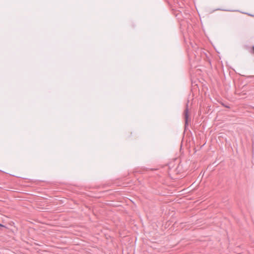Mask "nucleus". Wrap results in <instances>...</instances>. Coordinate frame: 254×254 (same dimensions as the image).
Masks as SVG:
<instances>
[{
	"label": "nucleus",
	"instance_id": "obj_1",
	"mask_svg": "<svg viewBox=\"0 0 254 254\" xmlns=\"http://www.w3.org/2000/svg\"><path fill=\"white\" fill-rule=\"evenodd\" d=\"M185 115V127L188 126L189 125V109H188V105H187V107L184 111Z\"/></svg>",
	"mask_w": 254,
	"mask_h": 254
},
{
	"label": "nucleus",
	"instance_id": "obj_3",
	"mask_svg": "<svg viewBox=\"0 0 254 254\" xmlns=\"http://www.w3.org/2000/svg\"><path fill=\"white\" fill-rule=\"evenodd\" d=\"M0 227H4V226L0 223Z\"/></svg>",
	"mask_w": 254,
	"mask_h": 254
},
{
	"label": "nucleus",
	"instance_id": "obj_2",
	"mask_svg": "<svg viewBox=\"0 0 254 254\" xmlns=\"http://www.w3.org/2000/svg\"><path fill=\"white\" fill-rule=\"evenodd\" d=\"M249 78H254V75H250L249 76Z\"/></svg>",
	"mask_w": 254,
	"mask_h": 254
},
{
	"label": "nucleus",
	"instance_id": "obj_4",
	"mask_svg": "<svg viewBox=\"0 0 254 254\" xmlns=\"http://www.w3.org/2000/svg\"><path fill=\"white\" fill-rule=\"evenodd\" d=\"M225 107H227V108H229V106H225Z\"/></svg>",
	"mask_w": 254,
	"mask_h": 254
}]
</instances>
